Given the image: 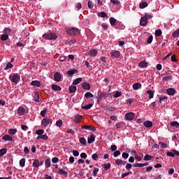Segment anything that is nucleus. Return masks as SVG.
Masks as SVG:
<instances>
[{"instance_id": "cd10ccee", "label": "nucleus", "mask_w": 179, "mask_h": 179, "mask_svg": "<svg viewBox=\"0 0 179 179\" xmlns=\"http://www.w3.org/2000/svg\"><path fill=\"white\" fill-rule=\"evenodd\" d=\"M147 6H148V3L146 1L141 2L139 4V8L141 9H145V8H146Z\"/></svg>"}, {"instance_id": "4d7b16f0", "label": "nucleus", "mask_w": 179, "mask_h": 179, "mask_svg": "<svg viewBox=\"0 0 179 179\" xmlns=\"http://www.w3.org/2000/svg\"><path fill=\"white\" fill-rule=\"evenodd\" d=\"M45 114H47V109H43V110H41V115L42 117H45Z\"/></svg>"}, {"instance_id": "b1692460", "label": "nucleus", "mask_w": 179, "mask_h": 179, "mask_svg": "<svg viewBox=\"0 0 179 179\" xmlns=\"http://www.w3.org/2000/svg\"><path fill=\"white\" fill-rule=\"evenodd\" d=\"M31 86H36L37 87H40V81L38 80H33L31 83Z\"/></svg>"}, {"instance_id": "7ed1b4c3", "label": "nucleus", "mask_w": 179, "mask_h": 179, "mask_svg": "<svg viewBox=\"0 0 179 179\" xmlns=\"http://www.w3.org/2000/svg\"><path fill=\"white\" fill-rule=\"evenodd\" d=\"M52 120L50 118H43L41 120V127L43 128H47L48 125H52Z\"/></svg>"}, {"instance_id": "423d86ee", "label": "nucleus", "mask_w": 179, "mask_h": 179, "mask_svg": "<svg viewBox=\"0 0 179 179\" xmlns=\"http://www.w3.org/2000/svg\"><path fill=\"white\" fill-rule=\"evenodd\" d=\"M166 156L169 157H174V156H179V152L177 150H171V152H166Z\"/></svg>"}, {"instance_id": "a211bd4d", "label": "nucleus", "mask_w": 179, "mask_h": 179, "mask_svg": "<svg viewBox=\"0 0 179 179\" xmlns=\"http://www.w3.org/2000/svg\"><path fill=\"white\" fill-rule=\"evenodd\" d=\"M96 139V137L94 136V135L91 134L90 136H89L87 138V143H93L94 141Z\"/></svg>"}, {"instance_id": "09e8293b", "label": "nucleus", "mask_w": 179, "mask_h": 179, "mask_svg": "<svg viewBox=\"0 0 179 179\" xmlns=\"http://www.w3.org/2000/svg\"><path fill=\"white\" fill-rule=\"evenodd\" d=\"M173 76H167L163 78V80H171Z\"/></svg>"}, {"instance_id": "3c124183", "label": "nucleus", "mask_w": 179, "mask_h": 179, "mask_svg": "<svg viewBox=\"0 0 179 179\" xmlns=\"http://www.w3.org/2000/svg\"><path fill=\"white\" fill-rule=\"evenodd\" d=\"M97 173H99V168H95L92 172L94 177H96V176H97Z\"/></svg>"}, {"instance_id": "c03bdc74", "label": "nucleus", "mask_w": 179, "mask_h": 179, "mask_svg": "<svg viewBox=\"0 0 179 179\" xmlns=\"http://www.w3.org/2000/svg\"><path fill=\"white\" fill-rule=\"evenodd\" d=\"M85 97H86V99H90L93 97V94H92L91 92H87L85 94Z\"/></svg>"}, {"instance_id": "6ab92c4d", "label": "nucleus", "mask_w": 179, "mask_h": 179, "mask_svg": "<svg viewBox=\"0 0 179 179\" xmlns=\"http://www.w3.org/2000/svg\"><path fill=\"white\" fill-rule=\"evenodd\" d=\"M75 73H78V69H73L67 71V74L69 75V76H73Z\"/></svg>"}, {"instance_id": "f8f14e48", "label": "nucleus", "mask_w": 179, "mask_h": 179, "mask_svg": "<svg viewBox=\"0 0 179 179\" xmlns=\"http://www.w3.org/2000/svg\"><path fill=\"white\" fill-rule=\"evenodd\" d=\"M166 93L169 96H174V94H176V90L174 88H169L166 90Z\"/></svg>"}, {"instance_id": "0eeeda50", "label": "nucleus", "mask_w": 179, "mask_h": 179, "mask_svg": "<svg viewBox=\"0 0 179 179\" xmlns=\"http://www.w3.org/2000/svg\"><path fill=\"white\" fill-rule=\"evenodd\" d=\"M10 80L11 82H13V83H18L19 80H20V76H17V75H14L13 76H10Z\"/></svg>"}, {"instance_id": "f257e3e1", "label": "nucleus", "mask_w": 179, "mask_h": 179, "mask_svg": "<svg viewBox=\"0 0 179 179\" xmlns=\"http://www.w3.org/2000/svg\"><path fill=\"white\" fill-rule=\"evenodd\" d=\"M66 33L70 36H78L80 34V31L78 28L71 27L66 29Z\"/></svg>"}, {"instance_id": "2f4dec72", "label": "nucleus", "mask_w": 179, "mask_h": 179, "mask_svg": "<svg viewBox=\"0 0 179 179\" xmlns=\"http://www.w3.org/2000/svg\"><path fill=\"white\" fill-rule=\"evenodd\" d=\"M6 152H8V150L6 148H2L0 150V157H2L4 155H6Z\"/></svg>"}, {"instance_id": "338daca9", "label": "nucleus", "mask_w": 179, "mask_h": 179, "mask_svg": "<svg viewBox=\"0 0 179 179\" xmlns=\"http://www.w3.org/2000/svg\"><path fill=\"white\" fill-rule=\"evenodd\" d=\"M58 160H59V159L57 157H53L52 159V162L54 163V164L58 163Z\"/></svg>"}, {"instance_id": "4c0bfd02", "label": "nucleus", "mask_w": 179, "mask_h": 179, "mask_svg": "<svg viewBox=\"0 0 179 179\" xmlns=\"http://www.w3.org/2000/svg\"><path fill=\"white\" fill-rule=\"evenodd\" d=\"M13 64H12V63L10 62H8L4 69L5 71H6L7 69H10V68H13Z\"/></svg>"}, {"instance_id": "13d9d810", "label": "nucleus", "mask_w": 179, "mask_h": 179, "mask_svg": "<svg viewBox=\"0 0 179 179\" xmlns=\"http://www.w3.org/2000/svg\"><path fill=\"white\" fill-rule=\"evenodd\" d=\"M159 145H160L161 148H163L164 149H166V148H167V144L164 143L159 142Z\"/></svg>"}, {"instance_id": "58836bf2", "label": "nucleus", "mask_w": 179, "mask_h": 179, "mask_svg": "<svg viewBox=\"0 0 179 179\" xmlns=\"http://www.w3.org/2000/svg\"><path fill=\"white\" fill-rule=\"evenodd\" d=\"M82 82V78H78L73 82V85H79Z\"/></svg>"}, {"instance_id": "20e7f679", "label": "nucleus", "mask_w": 179, "mask_h": 179, "mask_svg": "<svg viewBox=\"0 0 179 179\" xmlns=\"http://www.w3.org/2000/svg\"><path fill=\"white\" fill-rule=\"evenodd\" d=\"M124 118H125V120H127V121H132V120H134V118H135V113H134L132 112L127 113L125 114Z\"/></svg>"}, {"instance_id": "f704fd0d", "label": "nucleus", "mask_w": 179, "mask_h": 179, "mask_svg": "<svg viewBox=\"0 0 179 179\" xmlns=\"http://www.w3.org/2000/svg\"><path fill=\"white\" fill-rule=\"evenodd\" d=\"M17 132V130L16 129H10L8 130L9 135H15Z\"/></svg>"}, {"instance_id": "c9c22d12", "label": "nucleus", "mask_w": 179, "mask_h": 179, "mask_svg": "<svg viewBox=\"0 0 179 179\" xmlns=\"http://www.w3.org/2000/svg\"><path fill=\"white\" fill-rule=\"evenodd\" d=\"M147 94H149V99H153V96H155V93H153V91L152 90H148Z\"/></svg>"}, {"instance_id": "49530a36", "label": "nucleus", "mask_w": 179, "mask_h": 179, "mask_svg": "<svg viewBox=\"0 0 179 179\" xmlns=\"http://www.w3.org/2000/svg\"><path fill=\"white\" fill-rule=\"evenodd\" d=\"M79 141H80V143H82V145H86V138L81 137L80 138Z\"/></svg>"}, {"instance_id": "864d4df0", "label": "nucleus", "mask_w": 179, "mask_h": 179, "mask_svg": "<svg viewBox=\"0 0 179 179\" xmlns=\"http://www.w3.org/2000/svg\"><path fill=\"white\" fill-rule=\"evenodd\" d=\"M122 157H123V159H127L128 157H129V154L127 152H123L122 155Z\"/></svg>"}, {"instance_id": "4468645a", "label": "nucleus", "mask_w": 179, "mask_h": 179, "mask_svg": "<svg viewBox=\"0 0 179 179\" xmlns=\"http://www.w3.org/2000/svg\"><path fill=\"white\" fill-rule=\"evenodd\" d=\"M90 57H96L97 55V50L92 49L88 52Z\"/></svg>"}, {"instance_id": "5701e85b", "label": "nucleus", "mask_w": 179, "mask_h": 179, "mask_svg": "<svg viewBox=\"0 0 179 179\" xmlns=\"http://www.w3.org/2000/svg\"><path fill=\"white\" fill-rule=\"evenodd\" d=\"M37 139H43V141H48V136L43 134L42 136H38Z\"/></svg>"}, {"instance_id": "de8ad7c7", "label": "nucleus", "mask_w": 179, "mask_h": 179, "mask_svg": "<svg viewBox=\"0 0 179 179\" xmlns=\"http://www.w3.org/2000/svg\"><path fill=\"white\" fill-rule=\"evenodd\" d=\"M98 16L99 17H106L107 16V14L104 12H101V13H98Z\"/></svg>"}, {"instance_id": "052dcab7", "label": "nucleus", "mask_w": 179, "mask_h": 179, "mask_svg": "<svg viewBox=\"0 0 179 179\" xmlns=\"http://www.w3.org/2000/svg\"><path fill=\"white\" fill-rule=\"evenodd\" d=\"M132 172H127L123 174H122V178H125V177H127V176H129Z\"/></svg>"}, {"instance_id": "aec40b11", "label": "nucleus", "mask_w": 179, "mask_h": 179, "mask_svg": "<svg viewBox=\"0 0 179 179\" xmlns=\"http://www.w3.org/2000/svg\"><path fill=\"white\" fill-rule=\"evenodd\" d=\"M45 166L46 169H50V167H51V159L48 158L45 161Z\"/></svg>"}, {"instance_id": "393cba45", "label": "nucleus", "mask_w": 179, "mask_h": 179, "mask_svg": "<svg viewBox=\"0 0 179 179\" xmlns=\"http://www.w3.org/2000/svg\"><path fill=\"white\" fill-rule=\"evenodd\" d=\"M109 22H110L111 26H115V23H117V20L115 18L111 17L109 19Z\"/></svg>"}, {"instance_id": "37998d69", "label": "nucleus", "mask_w": 179, "mask_h": 179, "mask_svg": "<svg viewBox=\"0 0 179 179\" xmlns=\"http://www.w3.org/2000/svg\"><path fill=\"white\" fill-rule=\"evenodd\" d=\"M155 36H157V37H160L162 36V29H157L155 31Z\"/></svg>"}, {"instance_id": "dca6fc26", "label": "nucleus", "mask_w": 179, "mask_h": 179, "mask_svg": "<svg viewBox=\"0 0 179 179\" xmlns=\"http://www.w3.org/2000/svg\"><path fill=\"white\" fill-rule=\"evenodd\" d=\"M115 163L117 166H125V164H127V162L122 161V159H117L115 161Z\"/></svg>"}, {"instance_id": "f03ea898", "label": "nucleus", "mask_w": 179, "mask_h": 179, "mask_svg": "<svg viewBox=\"0 0 179 179\" xmlns=\"http://www.w3.org/2000/svg\"><path fill=\"white\" fill-rule=\"evenodd\" d=\"M57 34L54 33L44 34L43 35V38H45V40H57Z\"/></svg>"}, {"instance_id": "e433bc0d", "label": "nucleus", "mask_w": 179, "mask_h": 179, "mask_svg": "<svg viewBox=\"0 0 179 179\" xmlns=\"http://www.w3.org/2000/svg\"><path fill=\"white\" fill-rule=\"evenodd\" d=\"M93 107V104L89 103L88 105L82 107L83 110H90V108Z\"/></svg>"}, {"instance_id": "7c9ffc66", "label": "nucleus", "mask_w": 179, "mask_h": 179, "mask_svg": "<svg viewBox=\"0 0 179 179\" xmlns=\"http://www.w3.org/2000/svg\"><path fill=\"white\" fill-rule=\"evenodd\" d=\"M69 92L70 93H75V92H76V86H70L69 88Z\"/></svg>"}, {"instance_id": "bb28decb", "label": "nucleus", "mask_w": 179, "mask_h": 179, "mask_svg": "<svg viewBox=\"0 0 179 179\" xmlns=\"http://www.w3.org/2000/svg\"><path fill=\"white\" fill-rule=\"evenodd\" d=\"M140 68H146L148 66V62L143 61L138 64Z\"/></svg>"}, {"instance_id": "603ef678", "label": "nucleus", "mask_w": 179, "mask_h": 179, "mask_svg": "<svg viewBox=\"0 0 179 179\" xmlns=\"http://www.w3.org/2000/svg\"><path fill=\"white\" fill-rule=\"evenodd\" d=\"M120 155H121V152H120V150H117L113 153L114 157H118Z\"/></svg>"}, {"instance_id": "680f3d73", "label": "nucleus", "mask_w": 179, "mask_h": 179, "mask_svg": "<svg viewBox=\"0 0 179 179\" xmlns=\"http://www.w3.org/2000/svg\"><path fill=\"white\" fill-rule=\"evenodd\" d=\"M81 159H86L87 157V155L85 152H82L80 154Z\"/></svg>"}, {"instance_id": "9d476101", "label": "nucleus", "mask_w": 179, "mask_h": 179, "mask_svg": "<svg viewBox=\"0 0 179 179\" xmlns=\"http://www.w3.org/2000/svg\"><path fill=\"white\" fill-rule=\"evenodd\" d=\"M61 78H62V76H61V73H55L54 74V78H55V82H60Z\"/></svg>"}, {"instance_id": "bf43d9fd", "label": "nucleus", "mask_w": 179, "mask_h": 179, "mask_svg": "<svg viewBox=\"0 0 179 179\" xmlns=\"http://www.w3.org/2000/svg\"><path fill=\"white\" fill-rule=\"evenodd\" d=\"M110 167H111V164L110 163H108L106 164H104L105 170H108V169H110Z\"/></svg>"}, {"instance_id": "e2e57ef3", "label": "nucleus", "mask_w": 179, "mask_h": 179, "mask_svg": "<svg viewBox=\"0 0 179 179\" xmlns=\"http://www.w3.org/2000/svg\"><path fill=\"white\" fill-rule=\"evenodd\" d=\"M110 150H112V152H115V150H117V145H111Z\"/></svg>"}, {"instance_id": "5fc2aeb1", "label": "nucleus", "mask_w": 179, "mask_h": 179, "mask_svg": "<svg viewBox=\"0 0 179 179\" xmlns=\"http://www.w3.org/2000/svg\"><path fill=\"white\" fill-rule=\"evenodd\" d=\"M92 159L93 160H97V159H99V155H98L96 153L93 154V155H92Z\"/></svg>"}, {"instance_id": "4be33fe9", "label": "nucleus", "mask_w": 179, "mask_h": 179, "mask_svg": "<svg viewBox=\"0 0 179 179\" xmlns=\"http://www.w3.org/2000/svg\"><path fill=\"white\" fill-rule=\"evenodd\" d=\"M141 87H142V85L139 83H136L133 85L134 90H138V89H141Z\"/></svg>"}, {"instance_id": "f3484780", "label": "nucleus", "mask_w": 179, "mask_h": 179, "mask_svg": "<svg viewBox=\"0 0 179 179\" xmlns=\"http://www.w3.org/2000/svg\"><path fill=\"white\" fill-rule=\"evenodd\" d=\"M143 125L145 128H151V127H153V123L150 121H145L143 122Z\"/></svg>"}, {"instance_id": "c756f323", "label": "nucleus", "mask_w": 179, "mask_h": 179, "mask_svg": "<svg viewBox=\"0 0 179 179\" xmlns=\"http://www.w3.org/2000/svg\"><path fill=\"white\" fill-rule=\"evenodd\" d=\"M80 120H82V115H76V116L74 117V121H76V122H79Z\"/></svg>"}, {"instance_id": "ea45409f", "label": "nucleus", "mask_w": 179, "mask_h": 179, "mask_svg": "<svg viewBox=\"0 0 179 179\" xmlns=\"http://www.w3.org/2000/svg\"><path fill=\"white\" fill-rule=\"evenodd\" d=\"M52 90L59 91V90H61V87L53 84V85H52Z\"/></svg>"}, {"instance_id": "9b49d317", "label": "nucleus", "mask_w": 179, "mask_h": 179, "mask_svg": "<svg viewBox=\"0 0 179 179\" xmlns=\"http://www.w3.org/2000/svg\"><path fill=\"white\" fill-rule=\"evenodd\" d=\"M140 24L141 26H146L148 24V20L145 17H142L140 20Z\"/></svg>"}, {"instance_id": "2eb2a0df", "label": "nucleus", "mask_w": 179, "mask_h": 179, "mask_svg": "<svg viewBox=\"0 0 179 179\" xmlns=\"http://www.w3.org/2000/svg\"><path fill=\"white\" fill-rule=\"evenodd\" d=\"M83 128L84 129H88V131H93L94 132H95L96 131V127H92L90 125H85V126H83Z\"/></svg>"}, {"instance_id": "c85d7f7f", "label": "nucleus", "mask_w": 179, "mask_h": 179, "mask_svg": "<svg viewBox=\"0 0 179 179\" xmlns=\"http://www.w3.org/2000/svg\"><path fill=\"white\" fill-rule=\"evenodd\" d=\"M171 127L173 128L175 127V128H177V129H179V123L178 122H173L171 123Z\"/></svg>"}, {"instance_id": "774afa93", "label": "nucleus", "mask_w": 179, "mask_h": 179, "mask_svg": "<svg viewBox=\"0 0 179 179\" xmlns=\"http://www.w3.org/2000/svg\"><path fill=\"white\" fill-rule=\"evenodd\" d=\"M134 167H143V164H134Z\"/></svg>"}, {"instance_id": "412c9836", "label": "nucleus", "mask_w": 179, "mask_h": 179, "mask_svg": "<svg viewBox=\"0 0 179 179\" xmlns=\"http://www.w3.org/2000/svg\"><path fill=\"white\" fill-rule=\"evenodd\" d=\"M83 89H85V90H90V84L87 83H84L82 84Z\"/></svg>"}, {"instance_id": "a18cd8bd", "label": "nucleus", "mask_w": 179, "mask_h": 179, "mask_svg": "<svg viewBox=\"0 0 179 179\" xmlns=\"http://www.w3.org/2000/svg\"><path fill=\"white\" fill-rule=\"evenodd\" d=\"M62 120H59L56 122V127H59L60 128V127H62Z\"/></svg>"}, {"instance_id": "69168bd1", "label": "nucleus", "mask_w": 179, "mask_h": 179, "mask_svg": "<svg viewBox=\"0 0 179 179\" xmlns=\"http://www.w3.org/2000/svg\"><path fill=\"white\" fill-rule=\"evenodd\" d=\"M73 156H75V157H78V156H79V152H78V150H73Z\"/></svg>"}, {"instance_id": "72a5a7b5", "label": "nucleus", "mask_w": 179, "mask_h": 179, "mask_svg": "<svg viewBox=\"0 0 179 179\" xmlns=\"http://www.w3.org/2000/svg\"><path fill=\"white\" fill-rule=\"evenodd\" d=\"M25 164H26V159L22 158V159H20V167H24Z\"/></svg>"}, {"instance_id": "1a4fd4ad", "label": "nucleus", "mask_w": 179, "mask_h": 179, "mask_svg": "<svg viewBox=\"0 0 179 179\" xmlns=\"http://www.w3.org/2000/svg\"><path fill=\"white\" fill-rule=\"evenodd\" d=\"M24 113H26V109H24L23 107L20 106L17 108V113L18 114V115H24Z\"/></svg>"}, {"instance_id": "6e6552de", "label": "nucleus", "mask_w": 179, "mask_h": 179, "mask_svg": "<svg viewBox=\"0 0 179 179\" xmlns=\"http://www.w3.org/2000/svg\"><path fill=\"white\" fill-rule=\"evenodd\" d=\"M111 57H114V58H118L120 55H121V52L118 50H112L110 52Z\"/></svg>"}, {"instance_id": "ddd939ff", "label": "nucleus", "mask_w": 179, "mask_h": 179, "mask_svg": "<svg viewBox=\"0 0 179 179\" xmlns=\"http://www.w3.org/2000/svg\"><path fill=\"white\" fill-rule=\"evenodd\" d=\"M3 141H7L8 142H12L13 141V138L12 136L6 134L2 137Z\"/></svg>"}, {"instance_id": "0e129e2a", "label": "nucleus", "mask_w": 179, "mask_h": 179, "mask_svg": "<svg viewBox=\"0 0 179 179\" xmlns=\"http://www.w3.org/2000/svg\"><path fill=\"white\" fill-rule=\"evenodd\" d=\"M114 97H115L116 99L118 98V97H121V92H116V93L114 95Z\"/></svg>"}, {"instance_id": "473e14b6", "label": "nucleus", "mask_w": 179, "mask_h": 179, "mask_svg": "<svg viewBox=\"0 0 179 179\" xmlns=\"http://www.w3.org/2000/svg\"><path fill=\"white\" fill-rule=\"evenodd\" d=\"M59 174L60 176H68V172H66V171H64V169H60V170H59Z\"/></svg>"}, {"instance_id": "a878e982", "label": "nucleus", "mask_w": 179, "mask_h": 179, "mask_svg": "<svg viewBox=\"0 0 179 179\" xmlns=\"http://www.w3.org/2000/svg\"><path fill=\"white\" fill-rule=\"evenodd\" d=\"M8 38H9V35H8V34H2L1 36V41H6Z\"/></svg>"}, {"instance_id": "39448f33", "label": "nucleus", "mask_w": 179, "mask_h": 179, "mask_svg": "<svg viewBox=\"0 0 179 179\" xmlns=\"http://www.w3.org/2000/svg\"><path fill=\"white\" fill-rule=\"evenodd\" d=\"M44 164V162L43 161H39L38 159H35L33 162V167H35L36 169H38L40 166H43Z\"/></svg>"}, {"instance_id": "79ce46f5", "label": "nucleus", "mask_w": 179, "mask_h": 179, "mask_svg": "<svg viewBox=\"0 0 179 179\" xmlns=\"http://www.w3.org/2000/svg\"><path fill=\"white\" fill-rule=\"evenodd\" d=\"M36 135H39V136H41L43 134H44V130L43 129H38L36 131Z\"/></svg>"}, {"instance_id": "6e6d98bb", "label": "nucleus", "mask_w": 179, "mask_h": 179, "mask_svg": "<svg viewBox=\"0 0 179 179\" xmlns=\"http://www.w3.org/2000/svg\"><path fill=\"white\" fill-rule=\"evenodd\" d=\"M87 6L90 9H92L93 6H94V5H93V2L90 1H88Z\"/></svg>"}, {"instance_id": "8fccbe9b", "label": "nucleus", "mask_w": 179, "mask_h": 179, "mask_svg": "<svg viewBox=\"0 0 179 179\" xmlns=\"http://www.w3.org/2000/svg\"><path fill=\"white\" fill-rule=\"evenodd\" d=\"M152 41H153V36H150L147 39L148 44H151Z\"/></svg>"}, {"instance_id": "a19ab883", "label": "nucleus", "mask_w": 179, "mask_h": 179, "mask_svg": "<svg viewBox=\"0 0 179 179\" xmlns=\"http://www.w3.org/2000/svg\"><path fill=\"white\" fill-rule=\"evenodd\" d=\"M152 159H153V157L149 155H147L144 157V160L145 162H149V160H152Z\"/></svg>"}]
</instances>
